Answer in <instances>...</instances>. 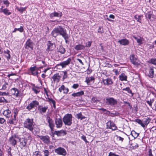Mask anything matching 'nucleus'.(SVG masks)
Returning a JSON list of instances; mask_svg holds the SVG:
<instances>
[{
	"mask_svg": "<svg viewBox=\"0 0 156 156\" xmlns=\"http://www.w3.org/2000/svg\"><path fill=\"white\" fill-rule=\"evenodd\" d=\"M67 33L65 29L61 26H58L53 29L51 33V35L54 37H56L59 35L63 37Z\"/></svg>",
	"mask_w": 156,
	"mask_h": 156,
	"instance_id": "nucleus-1",
	"label": "nucleus"
},
{
	"mask_svg": "<svg viewBox=\"0 0 156 156\" xmlns=\"http://www.w3.org/2000/svg\"><path fill=\"white\" fill-rule=\"evenodd\" d=\"M23 124V126L25 128L27 129L31 132H32L33 131L35 125L33 119L27 118L24 121Z\"/></svg>",
	"mask_w": 156,
	"mask_h": 156,
	"instance_id": "nucleus-2",
	"label": "nucleus"
},
{
	"mask_svg": "<svg viewBox=\"0 0 156 156\" xmlns=\"http://www.w3.org/2000/svg\"><path fill=\"white\" fill-rule=\"evenodd\" d=\"M72 115L71 114H67L63 118V121L65 125L70 126L72 124Z\"/></svg>",
	"mask_w": 156,
	"mask_h": 156,
	"instance_id": "nucleus-3",
	"label": "nucleus"
},
{
	"mask_svg": "<svg viewBox=\"0 0 156 156\" xmlns=\"http://www.w3.org/2000/svg\"><path fill=\"white\" fill-rule=\"evenodd\" d=\"M34 45V44L30 38H29L27 40L26 43L24 44V47L26 49L32 51L33 50V47Z\"/></svg>",
	"mask_w": 156,
	"mask_h": 156,
	"instance_id": "nucleus-4",
	"label": "nucleus"
},
{
	"mask_svg": "<svg viewBox=\"0 0 156 156\" xmlns=\"http://www.w3.org/2000/svg\"><path fill=\"white\" fill-rule=\"evenodd\" d=\"M71 61L70 58H68L66 60L62 62L59 64H57L55 66V67L60 69L59 67L61 66L62 68L66 67L69 64Z\"/></svg>",
	"mask_w": 156,
	"mask_h": 156,
	"instance_id": "nucleus-5",
	"label": "nucleus"
},
{
	"mask_svg": "<svg viewBox=\"0 0 156 156\" xmlns=\"http://www.w3.org/2000/svg\"><path fill=\"white\" fill-rule=\"evenodd\" d=\"M55 152L58 154L65 156L67 154L66 151L65 149L62 147H60L55 150Z\"/></svg>",
	"mask_w": 156,
	"mask_h": 156,
	"instance_id": "nucleus-6",
	"label": "nucleus"
},
{
	"mask_svg": "<svg viewBox=\"0 0 156 156\" xmlns=\"http://www.w3.org/2000/svg\"><path fill=\"white\" fill-rule=\"evenodd\" d=\"M130 59L131 62L134 65L138 66L140 65L139 61L136 56L134 55H131L130 56Z\"/></svg>",
	"mask_w": 156,
	"mask_h": 156,
	"instance_id": "nucleus-7",
	"label": "nucleus"
},
{
	"mask_svg": "<svg viewBox=\"0 0 156 156\" xmlns=\"http://www.w3.org/2000/svg\"><path fill=\"white\" fill-rule=\"evenodd\" d=\"M16 135H12L9 138V143L12 146H15L16 145L17 141Z\"/></svg>",
	"mask_w": 156,
	"mask_h": 156,
	"instance_id": "nucleus-8",
	"label": "nucleus"
},
{
	"mask_svg": "<svg viewBox=\"0 0 156 156\" xmlns=\"http://www.w3.org/2000/svg\"><path fill=\"white\" fill-rule=\"evenodd\" d=\"M38 105L39 102L38 101H33L28 104V105L27 107L26 108L29 111H30L35 107H36Z\"/></svg>",
	"mask_w": 156,
	"mask_h": 156,
	"instance_id": "nucleus-9",
	"label": "nucleus"
},
{
	"mask_svg": "<svg viewBox=\"0 0 156 156\" xmlns=\"http://www.w3.org/2000/svg\"><path fill=\"white\" fill-rule=\"evenodd\" d=\"M106 103L108 105H114L117 104V101L113 98H110L106 99Z\"/></svg>",
	"mask_w": 156,
	"mask_h": 156,
	"instance_id": "nucleus-10",
	"label": "nucleus"
},
{
	"mask_svg": "<svg viewBox=\"0 0 156 156\" xmlns=\"http://www.w3.org/2000/svg\"><path fill=\"white\" fill-rule=\"evenodd\" d=\"M37 137L39 138L44 143L48 144L50 142V138L47 135L45 136L37 135Z\"/></svg>",
	"mask_w": 156,
	"mask_h": 156,
	"instance_id": "nucleus-11",
	"label": "nucleus"
},
{
	"mask_svg": "<svg viewBox=\"0 0 156 156\" xmlns=\"http://www.w3.org/2000/svg\"><path fill=\"white\" fill-rule=\"evenodd\" d=\"M62 74L59 73H56L52 77L53 81L56 83L58 82L61 77Z\"/></svg>",
	"mask_w": 156,
	"mask_h": 156,
	"instance_id": "nucleus-12",
	"label": "nucleus"
},
{
	"mask_svg": "<svg viewBox=\"0 0 156 156\" xmlns=\"http://www.w3.org/2000/svg\"><path fill=\"white\" fill-rule=\"evenodd\" d=\"M47 45L48 47L46 51H53L55 47V44L54 43L51 42L50 41H48Z\"/></svg>",
	"mask_w": 156,
	"mask_h": 156,
	"instance_id": "nucleus-13",
	"label": "nucleus"
},
{
	"mask_svg": "<svg viewBox=\"0 0 156 156\" xmlns=\"http://www.w3.org/2000/svg\"><path fill=\"white\" fill-rule=\"evenodd\" d=\"M107 128L112 129L113 130H116L117 127L115 126L114 123L111 121H108L106 123Z\"/></svg>",
	"mask_w": 156,
	"mask_h": 156,
	"instance_id": "nucleus-14",
	"label": "nucleus"
},
{
	"mask_svg": "<svg viewBox=\"0 0 156 156\" xmlns=\"http://www.w3.org/2000/svg\"><path fill=\"white\" fill-rule=\"evenodd\" d=\"M11 94L15 95L16 97L20 96L21 95V93L17 88H12L10 90Z\"/></svg>",
	"mask_w": 156,
	"mask_h": 156,
	"instance_id": "nucleus-15",
	"label": "nucleus"
},
{
	"mask_svg": "<svg viewBox=\"0 0 156 156\" xmlns=\"http://www.w3.org/2000/svg\"><path fill=\"white\" fill-rule=\"evenodd\" d=\"M62 15V13L60 12H57L55 11L49 14V16L51 19H52L54 17H61Z\"/></svg>",
	"mask_w": 156,
	"mask_h": 156,
	"instance_id": "nucleus-16",
	"label": "nucleus"
},
{
	"mask_svg": "<svg viewBox=\"0 0 156 156\" xmlns=\"http://www.w3.org/2000/svg\"><path fill=\"white\" fill-rule=\"evenodd\" d=\"M94 80L95 78L94 76L87 77L86 78L85 82L88 85H90L94 83Z\"/></svg>",
	"mask_w": 156,
	"mask_h": 156,
	"instance_id": "nucleus-17",
	"label": "nucleus"
},
{
	"mask_svg": "<svg viewBox=\"0 0 156 156\" xmlns=\"http://www.w3.org/2000/svg\"><path fill=\"white\" fill-rule=\"evenodd\" d=\"M46 119L48 123L49 126L51 130H52L54 126L53 121L49 116H47Z\"/></svg>",
	"mask_w": 156,
	"mask_h": 156,
	"instance_id": "nucleus-18",
	"label": "nucleus"
},
{
	"mask_svg": "<svg viewBox=\"0 0 156 156\" xmlns=\"http://www.w3.org/2000/svg\"><path fill=\"white\" fill-rule=\"evenodd\" d=\"M20 145L21 148H23L25 147L27 142V140L26 139L21 138L20 139Z\"/></svg>",
	"mask_w": 156,
	"mask_h": 156,
	"instance_id": "nucleus-19",
	"label": "nucleus"
},
{
	"mask_svg": "<svg viewBox=\"0 0 156 156\" xmlns=\"http://www.w3.org/2000/svg\"><path fill=\"white\" fill-rule=\"evenodd\" d=\"M118 42L121 45L124 46L128 45L129 44V41L126 38L119 40L118 41Z\"/></svg>",
	"mask_w": 156,
	"mask_h": 156,
	"instance_id": "nucleus-20",
	"label": "nucleus"
},
{
	"mask_svg": "<svg viewBox=\"0 0 156 156\" xmlns=\"http://www.w3.org/2000/svg\"><path fill=\"white\" fill-rule=\"evenodd\" d=\"M55 124L57 128H61L62 125V120L60 118L56 119L55 120Z\"/></svg>",
	"mask_w": 156,
	"mask_h": 156,
	"instance_id": "nucleus-21",
	"label": "nucleus"
},
{
	"mask_svg": "<svg viewBox=\"0 0 156 156\" xmlns=\"http://www.w3.org/2000/svg\"><path fill=\"white\" fill-rule=\"evenodd\" d=\"M47 108H48L47 107L39 106L38 108V110L41 114H42L46 112Z\"/></svg>",
	"mask_w": 156,
	"mask_h": 156,
	"instance_id": "nucleus-22",
	"label": "nucleus"
},
{
	"mask_svg": "<svg viewBox=\"0 0 156 156\" xmlns=\"http://www.w3.org/2000/svg\"><path fill=\"white\" fill-rule=\"evenodd\" d=\"M85 48V47L84 45L80 44L76 45L75 47V49L76 51L84 50Z\"/></svg>",
	"mask_w": 156,
	"mask_h": 156,
	"instance_id": "nucleus-23",
	"label": "nucleus"
},
{
	"mask_svg": "<svg viewBox=\"0 0 156 156\" xmlns=\"http://www.w3.org/2000/svg\"><path fill=\"white\" fill-rule=\"evenodd\" d=\"M55 133L57 136H64L66 134V131L64 130L55 131Z\"/></svg>",
	"mask_w": 156,
	"mask_h": 156,
	"instance_id": "nucleus-24",
	"label": "nucleus"
},
{
	"mask_svg": "<svg viewBox=\"0 0 156 156\" xmlns=\"http://www.w3.org/2000/svg\"><path fill=\"white\" fill-rule=\"evenodd\" d=\"M57 51L63 54L66 52V50L62 45H60L57 48Z\"/></svg>",
	"mask_w": 156,
	"mask_h": 156,
	"instance_id": "nucleus-25",
	"label": "nucleus"
},
{
	"mask_svg": "<svg viewBox=\"0 0 156 156\" xmlns=\"http://www.w3.org/2000/svg\"><path fill=\"white\" fill-rule=\"evenodd\" d=\"M3 53L8 61H9L10 58V51L8 50H6L4 51Z\"/></svg>",
	"mask_w": 156,
	"mask_h": 156,
	"instance_id": "nucleus-26",
	"label": "nucleus"
},
{
	"mask_svg": "<svg viewBox=\"0 0 156 156\" xmlns=\"http://www.w3.org/2000/svg\"><path fill=\"white\" fill-rule=\"evenodd\" d=\"M2 114L5 116L9 118L11 116V112L10 110L8 109L4 111Z\"/></svg>",
	"mask_w": 156,
	"mask_h": 156,
	"instance_id": "nucleus-27",
	"label": "nucleus"
},
{
	"mask_svg": "<svg viewBox=\"0 0 156 156\" xmlns=\"http://www.w3.org/2000/svg\"><path fill=\"white\" fill-rule=\"evenodd\" d=\"M119 79L121 81H126L127 76L124 73H122L119 76Z\"/></svg>",
	"mask_w": 156,
	"mask_h": 156,
	"instance_id": "nucleus-28",
	"label": "nucleus"
},
{
	"mask_svg": "<svg viewBox=\"0 0 156 156\" xmlns=\"http://www.w3.org/2000/svg\"><path fill=\"white\" fill-rule=\"evenodd\" d=\"M103 82L105 84L109 85L112 83V80L108 78L107 79H105L103 80Z\"/></svg>",
	"mask_w": 156,
	"mask_h": 156,
	"instance_id": "nucleus-29",
	"label": "nucleus"
},
{
	"mask_svg": "<svg viewBox=\"0 0 156 156\" xmlns=\"http://www.w3.org/2000/svg\"><path fill=\"white\" fill-rule=\"evenodd\" d=\"M154 73L153 67H151L149 70V73L148 74V76L150 77L153 78L154 76Z\"/></svg>",
	"mask_w": 156,
	"mask_h": 156,
	"instance_id": "nucleus-30",
	"label": "nucleus"
},
{
	"mask_svg": "<svg viewBox=\"0 0 156 156\" xmlns=\"http://www.w3.org/2000/svg\"><path fill=\"white\" fill-rule=\"evenodd\" d=\"M153 15L151 12H148L145 14L146 17L147 18H148L150 20H152V18H153Z\"/></svg>",
	"mask_w": 156,
	"mask_h": 156,
	"instance_id": "nucleus-31",
	"label": "nucleus"
},
{
	"mask_svg": "<svg viewBox=\"0 0 156 156\" xmlns=\"http://www.w3.org/2000/svg\"><path fill=\"white\" fill-rule=\"evenodd\" d=\"M84 94L83 91H81L80 92H78L76 93H74L72 94V95L74 97L76 96H80L81 95H83Z\"/></svg>",
	"mask_w": 156,
	"mask_h": 156,
	"instance_id": "nucleus-32",
	"label": "nucleus"
},
{
	"mask_svg": "<svg viewBox=\"0 0 156 156\" xmlns=\"http://www.w3.org/2000/svg\"><path fill=\"white\" fill-rule=\"evenodd\" d=\"M76 116L77 117V119H80L81 120L84 119L85 118V117L82 115V113L80 112L76 114Z\"/></svg>",
	"mask_w": 156,
	"mask_h": 156,
	"instance_id": "nucleus-33",
	"label": "nucleus"
},
{
	"mask_svg": "<svg viewBox=\"0 0 156 156\" xmlns=\"http://www.w3.org/2000/svg\"><path fill=\"white\" fill-rule=\"evenodd\" d=\"M0 12H3L4 14L6 15H9L11 14V13L7 9H2V11H0Z\"/></svg>",
	"mask_w": 156,
	"mask_h": 156,
	"instance_id": "nucleus-34",
	"label": "nucleus"
},
{
	"mask_svg": "<svg viewBox=\"0 0 156 156\" xmlns=\"http://www.w3.org/2000/svg\"><path fill=\"white\" fill-rule=\"evenodd\" d=\"M17 30L19 31L20 32H22L24 30L23 27L21 26L19 28H15L14 30L12 31V32H15Z\"/></svg>",
	"mask_w": 156,
	"mask_h": 156,
	"instance_id": "nucleus-35",
	"label": "nucleus"
},
{
	"mask_svg": "<svg viewBox=\"0 0 156 156\" xmlns=\"http://www.w3.org/2000/svg\"><path fill=\"white\" fill-rule=\"evenodd\" d=\"M148 62L156 66V58H152L148 61Z\"/></svg>",
	"mask_w": 156,
	"mask_h": 156,
	"instance_id": "nucleus-36",
	"label": "nucleus"
},
{
	"mask_svg": "<svg viewBox=\"0 0 156 156\" xmlns=\"http://www.w3.org/2000/svg\"><path fill=\"white\" fill-rule=\"evenodd\" d=\"M32 156H42V155L40 151H36L33 152Z\"/></svg>",
	"mask_w": 156,
	"mask_h": 156,
	"instance_id": "nucleus-37",
	"label": "nucleus"
},
{
	"mask_svg": "<svg viewBox=\"0 0 156 156\" xmlns=\"http://www.w3.org/2000/svg\"><path fill=\"white\" fill-rule=\"evenodd\" d=\"M142 16L136 15L134 16V18L136 20L137 22L141 23V19L140 18L142 17Z\"/></svg>",
	"mask_w": 156,
	"mask_h": 156,
	"instance_id": "nucleus-38",
	"label": "nucleus"
},
{
	"mask_svg": "<svg viewBox=\"0 0 156 156\" xmlns=\"http://www.w3.org/2000/svg\"><path fill=\"white\" fill-rule=\"evenodd\" d=\"M151 119L148 117L146 118L144 122V123L145 124V126H147L150 122Z\"/></svg>",
	"mask_w": 156,
	"mask_h": 156,
	"instance_id": "nucleus-39",
	"label": "nucleus"
},
{
	"mask_svg": "<svg viewBox=\"0 0 156 156\" xmlns=\"http://www.w3.org/2000/svg\"><path fill=\"white\" fill-rule=\"evenodd\" d=\"M62 37L64 38V39H65L66 43H68V41L67 40L69 38V35L67 34L63 36Z\"/></svg>",
	"mask_w": 156,
	"mask_h": 156,
	"instance_id": "nucleus-40",
	"label": "nucleus"
},
{
	"mask_svg": "<svg viewBox=\"0 0 156 156\" xmlns=\"http://www.w3.org/2000/svg\"><path fill=\"white\" fill-rule=\"evenodd\" d=\"M154 101V100L153 99H151L150 101H146V102L151 107L152 103Z\"/></svg>",
	"mask_w": 156,
	"mask_h": 156,
	"instance_id": "nucleus-41",
	"label": "nucleus"
},
{
	"mask_svg": "<svg viewBox=\"0 0 156 156\" xmlns=\"http://www.w3.org/2000/svg\"><path fill=\"white\" fill-rule=\"evenodd\" d=\"M6 123L5 120L3 118L0 117V124H3Z\"/></svg>",
	"mask_w": 156,
	"mask_h": 156,
	"instance_id": "nucleus-42",
	"label": "nucleus"
},
{
	"mask_svg": "<svg viewBox=\"0 0 156 156\" xmlns=\"http://www.w3.org/2000/svg\"><path fill=\"white\" fill-rule=\"evenodd\" d=\"M98 32L101 34H102L104 32L103 28L100 26L99 27L98 29Z\"/></svg>",
	"mask_w": 156,
	"mask_h": 156,
	"instance_id": "nucleus-43",
	"label": "nucleus"
},
{
	"mask_svg": "<svg viewBox=\"0 0 156 156\" xmlns=\"http://www.w3.org/2000/svg\"><path fill=\"white\" fill-rule=\"evenodd\" d=\"M123 90H126L127 91L128 93H130L131 94V96H133V93H132L131 90H129V88H124Z\"/></svg>",
	"mask_w": 156,
	"mask_h": 156,
	"instance_id": "nucleus-44",
	"label": "nucleus"
},
{
	"mask_svg": "<svg viewBox=\"0 0 156 156\" xmlns=\"http://www.w3.org/2000/svg\"><path fill=\"white\" fill-rule=\"evenodd\" d=\"M44 155V156H48L49 152L47 150H44L43 151Z\"/></svg>",
	"mask_w": 156,
	"mask_h": 156,
	"instance_id": "nucleus-45",
	"label": "nucleus"
},
{
	"mask_svg": "<svg viewBox=\"0 0 156 156\" xmlns=\"http://www.w3.org/2000/svg\"><path fill=\"white\" fill-rule=\"evenodd\" d=\"M32 90L36 94L39 93L40 91L38 88H32Z\"/></svg>",
	"mask_w": 156,
	"mask_h": 156,
	"instance_id": "nucleus-46",
	"label": "nucleus"
},
{
	"mask_svg": "<svg viewBox=\"0 0 156 156\" xmlns=\"http://www.w3.org/2000/svg\"><path fill=\"white\" fill-rule=\"evenodd\" d=\"M116 136L117 137V140L121 141V142H122L124 140L123 138L118 136Z\"/></svg>",
	"mask_w": 156,
	"mask_h": 156,
	"instance_id": "nucleus-47",
	"label": "nucleus"
},
{
	"mask_svg": "<svg viewBox=\"0 0 156 156\" xmlns=\"http://www.w3.org/2000/svg\"><path fill=\"white\" fill-rule=\"evenodd\" d=\"M64 75L63 77V79L64 80L65 79L67 78L68 75H67V72L66 71L63 72Z\"/></svg>",
	"mask_w": 156,
	"mask_h": 156,
	"instance_id": "nucleus-48",
	"label": "nucleus"
},
{
	"mask_svg": "<svg viewBox=\"0 0 156 156\" xmlns=\"http://www.w3.org/2000/svg\"><path fill=\"white\" fill-rule=\"evenodd\" d=\"M37 68L36 66H34L33 67H31L30 68V70L31 72H34L36 70Z\"/></svg>",
	"mask_w": 156,
	"mask_h": 156,
	"instance_id": "nucleus-49",
	"label": "nucleus"
},
{
	"mask_svg": "<svg viewBox=\"0 0 156 156\" xmlns=\"http://www.w3.org/2000/svg\"><path fill=\"white\" fill-rule=\"evenodd\" d=\"M26 8L21 7L20 9L19 8H17V9L21 12H22L23 11L26 10Z\"/></svg>",
	"mask_w": 156,
	"mask_h": 156,
	"instance_id": "nucleus-50",
	"label": "nucleus"
},
{
	"mask_svg": "<svg viewBox=\"0 0 156 156\" xmlns=\"http://www.w3.org/2000/svg\"><path fill=\"white\" fill-rule=\"evenodd\" d=\"M7 102L6 100L3 97H2L0 98V103L4 102Z\"/></svg>",
	"mask_w": 156,
	"mask_h": 156,
	"instance_id": "nucleus-51",
	"label": "nucleus"
},
{
	"mask_svg": "<svg viewBox=\"0 0 156 156\" xmlns=\"http://www.w3.org/2000/svg\"><path fill=\"white\" fill-rule=\"evenodd\" d=\"M91 44V41H88V42H87L86 44V46L85 47H90Z\"/></svg>",
	"mask_w": 156,
	"mask_h": 156,
	"instance_id": "nucleus-52",
	"label": "nucleus"
},
{
	"mask_svg": "<svg viewBox=\"0 0 156 156\" xmlns=\"http://www.w3.org/2000/svg\"><path fill=\"white\" fill-rule=\"evenodd\" d=\"M81 139L84 140V141L86 143H88V141L87 140L86 138V137L85 136L83 135L81 136Z\"/></svg>",
	"mask_w": 156,
	"mask_h": 156,
	"instance_id": "nucleus-53",
	"label": "nucleus"
},
{
	"mask_svg": "<svg viewBox=\"0 0 156 156\" xmlns=\"http://www.w3.org/2000/svg\"><path fill=\"white\" fill-rule=\"evenodd\" d=\"M11 148L10 147L8 149V156H12V154H11Z\"/></svg>",
	"mask_w": 156,
	"mask_h": 156,
	"instance_id": "nucleus-54",
	"label": "nucleus"
},
{
	"mask_svg": "<svg viewBox=\"0 0 156 156\" xmlns=\"http://www.w3.org/2000/svg\"><path fill=\"white\" fill-rule=\"evenodd\" d=\"M50 102H51L53 104V107L54 108H55V101L54 100L51 99L50 100Z\"/></svg>",
	"mask_w": 156,
	"mask_h": 156,
	"instance_id": "nucleus-55",
	"label": "nucleus"
},
{
	"mask_svg": "<svg viewBox=\"0 0 156 156\" xmlns=\"http://www.w3.org/2000/svg\"><path fill=\"white\" fill-rule=\"evenodd\" d=\"M59 89H63L62 91L64 93H67L69 91L68 88H59Z\"/></svg>",
	"mask_w": 156,
	"mask_h": 156,
	"instance_id": "nucleus-56",
	"label": "nucleus"
},
{
	"mask_svg": "<svg viewBox=\"0 0 156 156\" xmlns=\"http://www.w3.org/2000/svg\"><path fill=\"white\" fill-rule=\"evenodd\" d=\"M3 3L4 4L6 5L7 7H8L9 4V1L7 0L4 1Z\"/></svg>",
	"mask_w": 156,
	"mask_h": 156,
	"instance_id": "nucleus-57",
	"label": "nucleus"
},
{
	"mask_svg": "<svg viewBox=\"0 0 156 156\" xmlns=\"http://www.w3.org/2000/svg\"><path fill=\"white\" fill-rule=\"evenodd\" d=\"M151 154V155H152V156H153V155L152 154V150L151 149H149V151L148 152V156H151V155H150L149 154Z\"/></svg>",
	"mask_w": 156,
	"mask_h": 156,
	"instance_id": "nucleus-58",
	"label": "nucleus"
},
{
	"mask_svg": "<svg viewBox=\"0 0 156 156\" xmlns=\"http://www.w3.org/2000/svg\"><path fill=\"white\" fill-rule=\"evenodd\" d=\"M14 122L13 120V119H9L8 122L10 124H13L14 123Z\"/></svg>",
	"mask_w": 156,
	"mask_h": 156,
	"instance_id": "nucleus-59",
	"label": "nucleus"
},
{
	"mask_svg": "<svg viewBox=\"0 0 156 156\" xmlns=\"http://www.w3.org/2000/svg\"><path fill=\"white\" fill-rule=\"evenodd\" d=\"M31 74L34 76L37 75L38 74V72L37 71H34L31 72Z\"/></svg>",
	"mask_w": 156,
	"mask_h": 156,
	"instance_id": "nucleus-60",
	"label": "nucleus"
},
{
	"mask_svg": "<svg viewBox=\"0 0 156 156\" xmlns=\"http://www.w3.org/2000/svg\"><path fill=\"white\" fill-rule=\"evenodd\" d=\"M79 87V84H74L72 86V88H77Z\"/></svg>",
	"mask_w": 156,
	"mask_h": 156,
	"instance_id": "nucleus-61",
	"label": "nucleus"
},
{
	"mask_svg": "<svg viewBox=\"0 0 156 156\" xmlns=\"http://www.w3.org/2000/svg\"><path fill=\"white\" fill-rule=\"evenodd\" d=\"M77 60L82 65H84L83 62H82V60L79 58H77Z\"/></svg>",
	"mask_w": 156,
	"mask_h": 156,
	"instance_id": "nucleus-62",
	"label": "nucleus"
},
{
	"mask_svg": "<svg viewBox=\"0 0 156 156\" xmlns=\"http://www.w3.org/2000/svg\"><path fill=\"white\" fill-rule=\"evenodd\" d=\"M135 121L136 122H137V123L139 124L142 120L139 119H137L135 120Z\"/></svg>",
	"mask_w": 156,
	"mask_h": 156,
	"instance_id": "nucleus-63",
	"label": "nucleus"
},
{
	"mask_svg": "<svg viewBox=\"0 0 156 156\" xmlns=\"http://www.w3.org/2000/svg\"><path fill=\"white\" fill-rule=\"evenodd\" d=\"M139 124L143 128L145 127V124H144V123L142 122V121Z\"/></svg>",
	"mask_w": 156,
	"mask_h": 156,
	"instance_id": "nucleus-64",
	"label": "nucleus"
}]
</instances>
